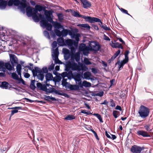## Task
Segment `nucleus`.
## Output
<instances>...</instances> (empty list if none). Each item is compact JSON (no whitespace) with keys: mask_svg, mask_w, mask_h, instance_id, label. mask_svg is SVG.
<instances>
[{"mask_svg":"<svg viewBox=\"0 0 153 153\" xmlns=\"http://www.w3.org/2000/svg\"><path fill=\"white\" fill-rule=\"evenodd\" d=\"M83 86L86 87H90L91 86V83L86 81H83Z\"/></svg>","mask_w":153,"mask_h":153,"instance_id":"c03bdc74","label":"nucleus"},{"mask_svg":"<svg viewBox=\"0 0 153 153\" xmlns=\"http://www.w3.org/2000/svg\"><path fill=\"white\" fill-rule=\"evenodd\" d=\"M93 115L97 117V118L99 120L100 122L102 123L103 122L102 118L101 117V115L97 113L94 114Z\"/></svg>","mask_w":153,"mask_h":153,"instance_id":"ea45409f","label":"nucleus"},{"mask_svg":"<svg viewBox=\"0 0 153 153\" xmlns=\"http://www.w3.org/2000/svg\"><path fill=\"white\" fill-rule=\"evenodd\" d=\"M57 16L58 17L59 20L60 22H62V21L63 20L64 17L63 16V15L62 14V13H58L57 14Z\"/></svg>","mask_w":153,"mask_h":153,"instance_id":"de8ad7c7","label":"nucleus"},{"mask_svg":"<svg viewBox=\"0 0 153 153\" xmlns=\"http://www.w3.org/2000/svg\"><path fill=\"white\" fill-rule=\"evenodd\" d=\"M71 13H72L73 15L76 17H82V18L84 19V17H86V16H83L80 14L79 12H77L75 11H73L72 10Z\"/></svg>","mask_w":153,"mask_h":153,"instance_id":"c85d7f7f","label":"nucleus"},{"mask_svg":"<svg viewBox=\"0 0 153 153\" xmlns=\"http://www.w3.org/2000/svg\"><path fill=\"white\" fill-rule=\"evenodd\" d=\"M40 90L43 91H45L46 93H47V91L48 90L47 87H46L45 84H43L42 85Z\"/></svg>","mask_w":153,"mask_h":153,"instance_id":"864d4df0","label":"nucleus"},{"mask_svg":"<svg viewBox=\"0 0 153 153\" xmlns=\"http://www.w3.org/2000/svg\"><path fill=\"white\" fill-rule=\"evenodd\" d=\"M62 79L61 76H60V74H59V75H56V76L53 77L52 81L55 83V85H56L57 82H59Z\"/></svg>","mask_w":153,"mask_h":153,"instance_id":"b1692460","label":"nucleus"},{"mask_svg":"<svg viewBox=\"0 0 153 153\" xmlns=\"http://www.w3.org/2000/svg\"><path fill=\"white\" fill-rule=\"evenodd\" d=\"M17 80L19 81L18 82V83L19 84L21 82L23 85H26L25 81L21 78H21H19Z\"/></svg>","mask_w":153,"mask_h":153,"instance_id":"338daca9","label":"nucleus"},{"mask_svg":"<svg viewBox=\"0 0 153 153\" xmlns=\"http://www.w3.org/2000/svg\"><path fill=\"white\" fill-rule=\"evenodd\" d=\"M90 51H97L101 48V45L98 42L94 41H88Z\"/></svg>","mask_w":153,"mask_h":153,"instance_id":"f03ea898","label":"nucleus"},{"mask_svg":"<svg viewBox=\"0 0 153 153\" xmlns=\"http://www.w3.org/2000/svg\"><path fill=\"white\" fill-rule=\"evenodd\" d=\"M18 110L16 109H14V110L11 111V114H10L9 120H10L11 117L13 116L15 113H17V112H18Z\"/></svg>","mask_w":153,"mask_h":153,"instance_id":"69168bd1","label":"nucleus"},{"mask_svg":"<svg viewBox=\"0 0 153 153\" xmlns=\"http://www.w3.org/2000/svg\"><path fill=\"white\" fill-rule=\"evenodd\" d=\"M150 109L144 106V118L147 117L149 114Z\"/></svg>","mask_w":153,"mask_h":153,"instance_id":"cd10ccee","label":"nucleus"},{"mask_svg":"<svg viewBox=\"0 0 153 153\" xmlns=\"http://www.w3.org/2000/svg\"><path fill=\"white\" fill-rule=\"evenodd\" d=\"M74 54L71 56V58L72 60L74 59H75L76 61L77 62H79L80 60V56L79 53H74Z\"/></svg>","mask_w":153,"mask_h":153,"instance_id":"6ab92c4d","label":"nucleus"},{"mask_svg":"<svg viewBox=\"0 0 153 153\" xmlns=\"http://www.w3.org/2000/svg\"><path fill=\"white\" fill-rule=\"evenodd\" d=\"M65 45L71 50V53H75L76 49L78 47V44L74 40L70 39H68L65 40Z\"/></svg>","mask_w":153,"mask_h":153,"instance_id":"f257e3e1","label":"nucleus"},{"mask_svg":"<svg viewBox=\"0 0 153 153\" xmlns=\"http://www.w3.org/2000/svg\"><path fill=\"white\" fill-rule=\"evenodd\" d=\"M79 66L75 62H73L71 66V68L73 71H79Z\"/></svg>","mask_w":153,"mask_h":153,"instance_id":"a878e982","label":"nucleus"},{"mask_svg":"<svg viewBox=\"0 0 153 153\" xmlns=\"http://www.w3.org/2000/svg\"><path fill=\"white\" fill-rule=\"evenodd\" d=\"M79 71L81 70L86 71L88 69L87 67L85 65H81L79 66Z\"/></svg>","mask_w":153,"mask_h":153,"instance_id":"09e8293b","label":"nucleus"},{"mask_svg":"<svg viewBox=\"0 0 153 153\" xmlns=\"http://www.w3.org/2000/svg\"><path fill=\"white\" fill-rule=\"evenodd\" d=\"M21 39L22 40V42L23 43L24 45L26 44V43L29 42H30V39L29 37H27V38H21Z\"/></svg>","mask_w":153,"mask_h":153,"instance_id":"4c0bfd02","label":"nucleus"},{"mask_svg":"<svg viewBox=\"0 0 153 153\" xmlns=\"http://www.w3.org/2000/svg\"><path fill=\"white\" fill-rule=\"evenodd\" d=\"M10 57L11 63L13 66H14L16 64L18 63V59L16 56L14 54H10Z\"/></svg>","mask_w":153,"mask_h":153,"instance_id":"2eb2a0df","label":"nucleus"},{"mask_svg":"<svg viewBox=\"0 0 153 153\" xmlns=\"http://www.w3.org/2000/svg\"><path fill=\"white\" fill-rule=\"evenodd\" d=\"M151 125L150 124H148L144 126V127L145 128L146 130L147 131H149L150 132V133H151V131H152L151 129H150V126Z\"/></svg>","mask_w":153,"mask_h":153,"instance_id":"13d9d810","label":"nucleus"},{"mask_svg":"<svg viewBox=\"0 0 153 153\" xmlns=\"http://www.w3.org/2000/svg\"><path fill=\"white\" fill-rule=\"evenodd\" d=\"M45 98H44V100L47 101H50L49 99L53 101H56V99L55 97H50L49 96L45 95Z\"/></svg>","mask_w":153,"mask_h":153,"instance_id":"c9c22d12","label":"nucleus"},{"mask_svg":"<svg viewBox=\"0 0 153 153\" xmlns=\"http://www.w3.org/2000/svg\"><path fill=\"white\" fill-rule=\"evenodd\" d=\"M34 68L35 69L34 72L35 76H36L37 73H42L43 74L48 73V70L46 66L43 67L42 69L37 67H35Z\"/></svg>","mask_w":153,"mask_h":153,"instance_id":"9d476101","label":"nucleus"},{"mask_svg":"<svg viewBox=\"0 0 153 153\" xmlns=\"http://www.w3.org/2000/svg\"><path fill=\"white\" fill-rule=\"evenodd\" d=\"M4 66L9 71H11L12 68H14V66L11 65L9 62L5 63V64H4Z\"/></svg>","mask_w":153,"mask_h":153,"instance_id":"2f4dec72","label":"nucleus"},{"mask_svg":"<svg viewBox=\"0 0 153 153\" xmlns=\"http://www.w3.org/2000/svg\"><path fill=\"white\" fill-rule=\"evenodd\" d=\"M22 1L19 6V7L21 10H25V8H26L27 4V0H21Z\"/></svg>","mask_w":153,"mask_h":153,"instance_id":"dca6fc26","label":"nucleus"},{"mask_svg":"<svg viewBox=\"0 0 153 153\" xmlns=\"http://www.w3.org/2000/svg\"><path fill=\"white\" fill-rule=\"evenodd\" d=\"M140 116L142 118L143 117V105H141L138 111Z\"/></svg>","mask_w":153,"mask_h":153,"instance_id":"72a5a7b5","label":"nucleus"},{"mask_svg":"<svg viewBox=\"0 0 153 153\" xmlns=\"http://www.w3.org/2000/svg\"><path fill=\"white\" fill-rule=\"evenodd\" d=\"M102 28H103L104 30L106 31L110 30H111L110 27H107V25L105 24H104L103 26H102Z\"/></svg>","mask_w":153,"mask_h":153,"instance_id":"e2e57ef3","label":"nucleus"},{"mask_svg":"<svg viewBox=\"0 0 153 153\" xmlns=\"http://www.w3.org/2000/svg\"><path fill=\"white\" fill-rule=\"evenodd\" d=\"M127 62L123 60L121 61V62L120 63V64L118 66V68L119 70H120V69L121 68L123 67L124 64L126 63Z\"/></svg>","mask_w":153,"mask_h":153,"instance_id":"603ef678","label":"nucleus"},{"mask_svg":"<svg viewBox=\"0 0 153 153\" xmlns=\"http://www.w3.org/2000/svg\"><path fill=\"white\" fill-rule=\"evenodd\" d=\"M79 50L80 51H82L84 55H87L90 51L89 45L87 46L85 44L81 43L79 47Z\"/></svg>","mask_w":153,"mask_h":153,"instance_id":"0eeeda50","label":"nucleus"},{"mask_svg":"<svg viewBox=\"0 0 153 153\" xmlns=\"http://www.w3.org/2000/svg\"><path fill=\"white\" fill-rule=\"evenodd\" d=\"M33 8H32L30 6L27 7L26 8V12L27 14L29 16H32V12H33Z\"/></svg>","mask_w":153,"mask_h":153,"instance_id":"393cba45","label":"nucleus"},{"mask_svg":"<svg viewBox=\"0 0 153 153\" xmlns=\"http://www.w3.org/2000/svg\"><path fill=\"white\" fill-rule=\"evenodd\" d=\"M38 15H32L33 19L34 20L35 22H38L39 21V17L38 16Z\"/></svg>","mask_w":153,"mask_h":153,"instance_id":"49530a36","label":"nucleus"},{"mask_svg":"<svg viewBox=\"0 0 153 153\" xmlns=\"http://www.w3.org/2000/svg\"><path fill=\"white\" fill-rule=\"evenodd\" d=\"M54 61L55 64H62V62L59 60L57 56L56 57H54Z\"/></svg>","mask_w":153,"mask_h":153,"instance_id":"8fccbe9b","label":"nucleus"},{"mask_svg":"<svg viewBox=\"0 0 153 153\" xmlns=\"http://www.w3.org/2000/svg\"><path fill=\"white\" fill-rule=\"evenodd\" d=\"M90 51H97L101 48V45L98 42L94 41H88Z\"/></svg>","mask_w":153,"mask_h":153,"instance_id":"7ed1b4c3","label":"nucleus"},{"mask_svg":"<svg viewBox=\"0 0 153 153\" xmlns=\"http://www.w3.org/2000/svg\"><path fill=\"white\" fill-rule=\"evenodd\" d=\"M91 74L89 72H85L83 74L84 78L85 79H88V78L91 76Z\"/></svg>","mask_w":153,"mask_h":153,"instance_id":"a19ab883","label":"nucleus"},{"mask_svg":"<svg viewBox=\"0 0 153 153\" xmlns=\"http://www.w3.org/2000/svg\"><path fill=\"white\" fill-rule=\"evenodd\" d=\"M84 62L86 65H91L92 64L91 62L87 58H85L84 59Z\"/></svg>","mask_w":153,"mask_h":153,"instance_id":"052dcab7","label":"nucleus"},{"mask_svg":"<svg viewBox=\"0 0 153 153\" xmlns=\"http://www.w3.org/2000/svg\"><path fill=\"white\" fill-rule=\"evenodd\" d=\"M84 19L85 20L90 23H94L95 22H101V20L96 17H91L90 16H87L84 17Z\"/></svg>","mask_w":153,"mask_h":153,"instance_id":"ddd939ff","label":"nucleus"},{"mask_svg":"<svg viewBox=\"0 0 153 153\" xmlns=\"http://www.w3.org/2000/svg\"><path fill=\"white\" fill-rule=\"evenodd\" d=\"M54 55H52L53 57H56L57 56L58 57V55L59 54V51H58V48H56L54 51Z\"/></svg>","mask_w":153,"mask_h":153,"instance_id":"79ce46f5","label":"nucleus"},{"mask_svg":"<svg viewBox=\"0 0 153 153\" xmlns=\"http://www.w3.org/2000/svg\"><path fill=\"white\" fill-rule=\"evenodd\" d=\"M11 77L14 79L18 80L19 78L18 75L15 72L11 73Z\"/></svg>","mask_w":153,"mask_h":153,"instance_id":"37998d69","label":"nucleus"},{"mask_svg":"<svg viewBox=\"0 0 153 153\" xmlns=\"http://www.w3.org/2000/svg\"><path fill=\"white\" fill-rule=\"evenodd\" d=\"M40 22L42 24V26L45 27H46V29L49 31L51 30L52 27V25L48 22L46 19L44 18Z\"/></svg>","mask_w":153,"mask_h":153,"instance_id":"1a4fd4ad","label":"nucleus"},{"mask_svg":"<svg viewBox=\"0 0 153 153\" xmlns=\"http://www.w3.org/2000/svg\"><path fill=\"white\" fill-rule=\"evenodd\" d=\"M70 36L72 39H74L76 42L78 43L79 41V37H80V35L79 33H77L74 31L72 30L71 33H70Z\"/></svg>","mask_w":153,"mask_h":153,"instance_id":"4468645a","label":"nucleus"},{"mask_svg":"<svg viewBox=\"0 0 153 153\" xmlns=\"http://www.w3.org/2000/svg\"><path fill=\"white\" fill-rule=\"evenodd\" d=\"M5 0H2L1 4L2 6L1 7H2L3 9H4L6 7L7 5V1Z\"/></svg>","mask_w":153,"mask_h":153,"instance_id":"a18cd8bd","label":"nucleus"},{"mask_svg":"<svg viewBox=\"0 0 153 153\" xmlns=\"http://www.w3.org/2000/svg\"><path fill=\"white\" fill-rule=\"evenodd\" d=\"M35 82H36V81L35 79L34 80H32L31 81L30 87V88L32 90H34L36 88V86L35 85Z\"/></svg>","mask_w":153,"mask_h":153,"instance_id":"473e14b6","label":"nucleus"},{"mask_svg":"<svg viewBox=\"0 0 153 153\" xmlns=\"http://www.w3.org/2000/svg\"><path fill=\"white\" fill-rule=\"evenodd\" d=\"M69 89L71 91H79L80 90L79 87L77 85H71L69 84Z\"/></svg>","mask_w":153,"mask_h":153,"instance_id":"aec40b11","label":"nucleus"},{"mask_svg":"<svg viewBox=\"0 0 153 153\" xmlns=\"http://www.w3.org/2000/svg\"><path fill=\"white\" fill-rule=\"evenodd\" d=\"M90 51H97L101 48V45L98 42L94 41H88Z\"/></svg>","mask_w":153,"mask_h":153,"instance_id":"20e7f679","label":"nucleus"},{"mask_svg":"<svg viewBox=\"0 0 153 153\" xmlns=\"http://www.w3.org/2000/svg\"><path fill=\"white\" fill-rule=\"evenodd\" d=\"M104 94V92L103 91L99 92L97 94L94 92H93L91 94L92 96H99L100 97H102Z\"/></svg>","mask_w":153,"mask_h":153,"instance_id":"58836bf2","label":"nucleus"},{"mask_svg":"<svg viewBox=\"0 0 153 153\" xmlns=\"http://www.w3.org/2000/svg\"><path fill=\"white\" fill-rule=\"evenodd\" d=\"M38 10L37 9V8H33V12H32V15H38L39 17V18L41 20H42L44 18V16H43L41 14L39 13H38Z\"/></svg>","mask_w":153,"mask_h":153,"instance_id":"4be33fe9","label":"nucleus"},{"mask_svg":"<svg viewBox=\"0 0 153 153\" xmlns=\"http://www.w3.org/2000/svg\"><path fill=\"white\" fill-rule=\"evenodd\" d=\"M9 83L8 82L4 81L1 83V87L3 88L7 89L8 88Z\"/></svg>","mask_w":153,"mask_h":153,"instance_id":"f704fd0d","label":"nucleus"},{"mask_svg":"<svg viewBox=\"0 0 153 153\" xmlns=\"http://www.w3.org/2000/svg\"><path fill=\"white\" fill-rule=\"evenodd\" d=\"M55 34L59 37H60L62 36V31H60L58 30H55Z\"/></svg>","mask_w":153,"mask_h":153,"instance_id":"3c124183","label":"nucleus"},{"mask_svg":"<svg viewBox=\"0 0 153 153\" xmlns=\"http://www.w3.org/2000/svg\"><path fill=\"white\" fill-rule=\"evenodd\" d=\"M68 74L66 72H63L60 74V76L62 78H65V77L67 76Z\"/></svg>","mask_w":153,"mask_h":153,"instance_id":"0e129e2a","label":"nucleus"},{"mask_svg":"<svg viewBox=\"0 0 153 153\" xmlns=\"http://www.w3.org/2000/svg\"><path fill=\"white\" fill-rule=\"evenodd\" d=\"M72 30L68 29H63L62 31V36L63 37H65L67 36L68 34L70 35V33H71Z\"/></svg>","mask_w":153,"mask_h":153,"instance_id":"412c9836","label":"nucleus"},{"mask_svg":"<svg viewBox=\"0 0 153 153\" xmlns=\"http://www.w3.org/2000/svg\"><path fill=\"white\" fill-rule=\"evenodd\" d=\"M58 45L59 46H63L65 45V41L63 38L62 37L58 38L57 39Z\"/></svg>","mask_w":153,"mask_h":153,"instance_id":"5701e85b","label":"nucleus"},{"mask_svg":"<svg viewBox=\"0 0 153 153\" xmlns=\"http://www.w3.org/2000/svg\"><path fill=\"white\" fill-rule=\"evenodd\" d=\"M25 67L28 68L31 71L33 76L34 78L36 76L40 80L42 81L43 80L44 77V75L42 73H37L36 76H35L34 75V72L35 71V69H33V67H31L29 66H26Z\"/></svg>","mask_w":153,"mask_h":153,"instance_id":"6e6552de","label":"nucleus"},{"mask_svg":"<svg viewBox=\"0 0 153 153\" xmlns=\"http://www.w3.org/2000/svg\"><path fill=\"white\" fill-rule=\"evenodd\" d=\"M35 8L37 9L39 12H41L42 10H45L46 7L44 6H42L40 5H36L35 6Z\"/></svg>","mask_w":153,"mask_h":153,"instance_id":"c756f323","label":"nucleus"},{"mask_svg":"<svg viewBox=\"0 0 153 153\" xmlns=\"http://www.w3.org/2000/svg\"><path fill=\"white\" fill-rule=\"evenodd\" d=\"M53 24L54 27L56 29H59L60 28L63 29V26L60 23L57 22L52 23Z\"/></svg>","mask_w":153,"mask_h":153,"instance_id":"bb28decb","label":"nucleus"},{"mask_svg":"<svg viewBox=\"0 0 153 153\" xmlns=\"http://www.w3.org/2000/svg\"><path fill=\"white\" fill-rule=\"evenodd\" d=\"M63 52L64 54H71L70 51L66 48H63Z\"/></svg>","mask_w":153,"mask_h":153,"instance_id":"680f3d73","label":"nucleus"},{"mask_svg":"<svg viewBox=\"0 0 153 153\" xmlns=\"http://www.w3.org/2000/svg\"><path fill=\"white\" fill-rule=\"evenodd\" d=\"M44 14L46 16L47 20L51 23L54 22L53 19L51 17L52 15V11L51 10H45L44 12Z\"/></svg>","mask_w":153,"mask_h":153,"instance_id":"f8f14e48","label":"nucleus"},{"mask_svg":"<svg viewBox=\"0 0 153 153\" xmlns=\"http://www.w3.org/2000/svg\"><path fill=\"white\" fill-rule=\"evenodd\" d=\"M120 10L123 13L126 14L130 16L131 17H132V16L128 13V11L127 10H126L122 8H120Z\"/></svg>","mask_w":153,"mask_h":153,"instance_id":"bf43d9fd","label":"nucleus"},{"mask_svg":"<svg viewBox=\"0 0 153 153\" xmlns=\"http://www.w3.org/2000/svg\"><path fill=\"white\" fill-rule=\"evenodd\" d=\"M16 71H21L22 70V66L20 64H17L16 66Z\"/></svg>","mask_w":153,"mask_h":153,"instance_id":"774afa93","label":"nucleus"},{"mask_svg":"<svg viewBox=\"0 0 153 153\" xmlns=\"http://www.w3.org/2000/svg\"><path fill=\"white\" fill-rule=\"evenodd\" d=\"M13 4L14 6H19L21 3V2L19 0H13Z\"/></svg>","mask_w":153,"mask_h":153,"instance_id":"4d7b16f0","label":"nucleus"},{"mask_svg":"<svg viewBox=\"0 0 153 153\" xmlns=\"http://www.w3.org/2000/svg\"><path fill=\"white\" fill-rule=\"evenodd\" d=\"M47 92V93H46L47 94H49V93H54L55 94L58 95L63 96L65 97L68 98L69 97V95L65 93H61L59 92V91H58L56 90L55 89L53 88H49Z\"/></svg>","mask_w":153,"mask_h":153,"instance_id":"39448f33","label":"nucleus"},{"mask_svg":"<svg viewBox=\"0 0 153 153\" xmlns=\"http://www.w3.org/2000/svg\"><path fill=\"white\" fill-rule=\"evenodd\" d=\"M45 79L47 80L51 81L52 80L53 77L52 74L50 73H48L45 76Z\"/></svg>","mask_w":153,"mask_h":153,"instance_id":"7c9ffc66","label":"nucleus"},{"mask_svg":"<svg viewBox=\"0 0 153 153\" xmlns=\"http://www.w3.org/2000/svg\"><path fill=\"white\" fill-rule=\"evenodd\" d=\"M78 26H81L82 27L86 28L87 29H90V26L88 24H79Z\"/></svg>","mask_w":153,"mask_h":153,"instance_id":"5fc2aeb1","label":"nucleus"},{"mask_svg":"<svg viewBox=\"0 0 153 153\" xmlns=\"http://www.w3.org/2000/svg\"><path fill=\"white\" fill-rule=\"evenodd\" d=\"M143 149V147H141L134 145L131 146L130 151L132 153H140Z\"/></svg>","mask_w":153,"mask_h":153,"instance_id":"9b49d317","label":"nucleus"},{"mask_svg":"<svg viewBox=\"0 0 153 153\" xmlns=\"http://www.w3.org/2000/svg\"><path fill=\"white\" fill-rule=\"evenodd\" d=\"M111 45L113 48H121V49H123V48L122 46V45L118 42L116 43H114L113 41L111 42V43H110Z\"/></svg>","mask_w":153,"mask_h":153,"instance_id":"f3484780","label":"nucleus"},{"mask_svg":"<svg viewBox=\"0 0 153 153\" xmlns=\"http://www.w3.org/2000/svg\"><path fill=\"white\" fill-rule=\"evenodd\" d=\"M82 4H83V7L86 9L90 7L91 6V2L87 0L83 1Z\"/></svg>","mask_w":153,"mask_h":153,"instance_id":"a211bd4d","label":"nucleus"},{"mask_svg":"<svg viewBox=\"0 0 153 153\" xmlns=\"http://www.w3.org/2000/svg\"><path fill=\"white\" fill-rule=\"evenodd\" d=\"M83 77V73L79 72H74L72 74V78L75 80L76 83H77V82L80 81Z\"/></svg>","mask_w":153,"mask_h":153,"instance_id":"423d86ee","label":"nucleus"},{"mask_svg":"<svg viewBox=\"0 0 153 153\" xmlns=\"http://www.w3.org/2000/svg\"><path fill=\"white\" fill-rule=\"evenodd\" d=\"M44 34L45 36L48 38V39H50L51 38L48 32L46 30H45L44 32Z\"/></svg>","mask_w":153,"mask_h":153,"instance_id":"6e6d98bb","label":"nucleus"},{"mask_svg":"<svg viewBox=\"0 0 153 153\" xmlns=\"http://www.w3.org/2000/svg\"><path fill=\"white\" fill-rule=\"evenodd\" d=\"M75 119V117L74 116L71 114H69L66 116L64 118V120H71Z\"/></svg>","mask_w":153,"mask_h":153,"instance_id":"e433bc0d","label":"nucleus"}]
</instances>
